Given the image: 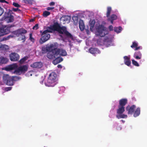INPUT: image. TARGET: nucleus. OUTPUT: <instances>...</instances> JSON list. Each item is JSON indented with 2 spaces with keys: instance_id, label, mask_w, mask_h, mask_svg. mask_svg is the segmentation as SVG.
Returning <instances> with one entry per match:
<instances>
[{
  "instance_id": "29",
  "label": "nucleus",
  "mask_w": 147,
  "mask_h": 147,
  "mask_svg": "<svg viewBox=\"0 0 147 147\" xmlns=\"http://www.w3.org/2000/svg\"><path fill=\"white\" fill-rule=\"evenodd\" d=\"M111 40L108 38H107L105 39L104 40V43L105 44L108 45H110L111 43Z\"/></svg>"
},
{
  "instance_id": "44",
  "label": "nucleus",
  "mask_w": 147,
  "mask_h": 147,
  "mask_svg": "<svg viewBox=\"0 0 147 147\" xmlns=\"http://www.w3.org/2000/svg\"><path fill=\"white\" fill-rule=\"evenodd\" d=\"M12 88V87H9L5 88V91H8L10 90Z\"/></svg>"
},
{
  "instance_id": "24",
  "label": "nucleus",
  "mask_w": 147,
  "mask_h": 147,
  "mask_svg": "<svg viewBox=\"0 0 147 147\" xmlns=\"http://www.w3.org/2000/svg\"><path fill=\"white\" fill-rule=\"evenodd\" d=\"M142 55L140 51L136 52L134 53V57L136 59H140L141 58Z\"/></svg>"
},
{
  "instance_id": "38",
  "label": "nucleus",
  "mask_w": 147,
  "mask_h": 147,
  "mask_svg": "<svg viewBox=\"0 0 147 147\" xmlns=\"http://www.w3.org/2000/svg\"><path fill=\"white\" fill-rule=\"evenodd\" d=\"M12 36L11 35H9L7 36H5L2 38L3 40H9L10 38L12 37Z\"/></svg>"
},
{
  "instance_id": "2",
  "label": "nucleus",
  "mask_w": 147,
  "mask_h": 147,
  "mask_svg": "<svg viewBox=\"0 0 147 147\" xmlns=\"http://www.w3.org/2000/svg\"><path fill=\"white\" fill-rule=\"evenodd\" d=\"M3 82L8 86H12L13 85V82L19 79L18 77L15 76H10L8 74H4L3 77Z\"/></svg>"
},
{
  "instance_id": "36",
  "label": "nucleus",
  "mask_w": 147,
  "mask_h": 147,
  "mask_svg": "<svg viewBox=\"0 0 147 147\" xmlns=\"http://www.w3.org/2000/svg\"><path fill=\"white\" fill-rule=\"evenodd\" d=\"M132 63L133 64V65H134L135 66H138V67L139 66V65L138 63L137 62V61H135L134 60V59L132 60Z\"/></svg>"
},
{
  "instance_id": "23",
  "label": "nucleus",
  "mask_w": 147,
  "mask_h": 147,
  "mask_svg": "<svg viewBox=\"0 0 147 147\" xmlns=\"http://www.w3.org/2000/svg\"><path fill=\"white\" fill-rule=\"evenodd\" d=\"M117 18V16L115 14H112L111 16L108 18V20L110 21L112 24H113L114 20H116Z\"/></svg>"
},
{
  "instance_id": "9",
  "label": "nucleus",
  "mask_w": 147,
  "mask_h": 147,
  "mask_svg": "<svg viewBox=\"0 0 147 147\" xmlns=\"http://www.w3.org/2000/svg\"><path fill=\"white\" fill-rule=\"evenodd\" d=\"M28 67L26 65H23L17 67L15 70V72L16 73L23 72L25 73L28 70Z\"/></svg>"
},
{
  "instance_id": "49",
  "label": "nucleus",
  "mask_w": 147,
  "mask_h": 147,
  "mask_svg": "<svg viewBox=\"0 0 147 147\" xmlns=\"http://www.w3.org/2000/svg\"><path fill=\"white\" fill-rule=\"evenodd\" d=\"M109 29L110 31H113V27L112 25H110L109 26Z\"/></svg>"
},
{
  "instance_id": "3",
  "label": "nucleus",
  "mask_w": 147,
  "mask_h": 147,
  "mask_svg": "<svg viewBox=\"0 0 147 147\" xmlns=\"http://www.w3.org/2000/svg\"><path fill=\"white\" fill-rule=\"evenodd\" d=\"M51 32V31L48 30H46L42 32L40 31V32L41 34V38L40 39L39 42L40 44H42L48 40L50 37V35L48 33Z\"/></svg>"
},
{
  "instance_id": "7",
  "label": "nucleus",
  "mask_w": 147,
  "mask_h": 147,
  "mask_svg": "<svg viewBox=\"0 0 147 147\" xmlns=\"http://www.w3.org/2000/svg\"><path fill=\"white\" fill-rule=\"evenodd\" d=\"M125 111V107L118 106V109L117 110V113L118 115H116V116L118 119L126 118L127 116L126 115L122 114Z\"/></svg>"
},
{
  "instance_id": "53",
  "label": "nucleus",
  "mask_w": 147,
  "mask_h": 147,
  "mask_svg": "<svg viewBox=\"0 0 147 147\" xmlns=\"http://www.w3.org/2000/svg\"><path fill=\"white\" fill-rule=\"evenodd\" d=\"M34 19H31V20H30V22H32L34 21Z\"/></svg>"
},
{
  "instance_id": "35",
  "label": "nucleus",
  "mask_w": 147,
  "mask_h": 147,
  "mask_svg": "<svg viewBox=\"0 0 147 147\" xmlns=\"http://www.w3.org/2000/svg\"><path fill=\"white\" fill-rule=\"evenodd\" d=\"M138 46V44L136 42H133L132 45L131 46V47L132 48H136Z\"/></svg>"
},
{
  "instance_id": "34",
  "label": "nucleus",
  "mask_w": 147,
  "mask_h": 147,
  "mask_svg": "<svg viewBox=\"0 0 147 147\" xmlns=\"http://www.w3.org/2000/svg\"><path fill=\"white\" fill-rule=\"evenodd\" d=\"M27 59V58L24 57L22 59H21L19 61V63L21 64H22L24 62H25Z\"/></svg>"
},
{
  "instance_id": "51",
  "label": "nucleus",
  "mask_w": 147,
  "mask_h": 147,
  "mask_svg": "<svg viewBox=\"0 0 147 147\" xmlns=\"http://www.w3.org/2000/svg\"><path fill=\"white\" fill-rule=\"evenodd\" d=\"M55 5V3L54 2H51L49 3V5L50 6H53Z\"/></svg>"
},
{
  "instance_id": "1",
  "label": "nucleus",
  "mask_w": 147,
  "mask_h": 147,
  "mask_svg": "<svg viewBox=\"0 0 147 147\" xmlns=\"http://www.w3.org/2000/svg\"><path fill=\"white\" fill-rule=\"evenodd\" d=\"M48 29L51 32L52 31H57L60 34H63L67 38L72 40L74 39L73 36L67 30L66 27L64 26L61 27L57 23H55L53 25L48 27Z\"/></svg>"
},
{
  "instance_id": "20",
  "label": "nucleus",
  "mask_w": 147,
  "mask_h": 147,
  "mask_svg": "<svg viewBox=\"0 0 147 147\" xmlns=\"http://www.w3.org/2000/svg\"><path fill=\"white\" fill-rule=\"evenodd\" d=\"M89 51L92 54L99 53L100 52V51L97 48H91L89 49Z\"/></svg>"
},
{
  "instance_id": "22",
  "label": "nucleus",
  "mask_w": 147,
  "mask_h": 147,
  "mask_svg": "<svg viewBox=\"0 0 147 147\" xmlns=\"http://www.w3.org/2000/svg\"><path fill=\"white\" fill-rule=\"evenodd\" d=\"M57 77V74L53 72L49 75L48 78L56 82Z\"/></svg>"
},
{
  "instance_id": "19",
  "label": "nucleus",
  "mask_w": 147,
  "mask_h": 147,
  "mask_svg": "<svg viewBox=\"0 0 147 147\" xmlns=\"http://www.w3.org/2000/svg\"><path fill=\"white\" fill-rule=\"evenodd\" d=\"M127 99H121L119 101V105L118 106L122 107H124L127 104Z\"/></svg>"
},
{
  "instance_id": "14",
  "label": "nucleus",
  "mask_w": 147,
  "mask_h": 147,
  "mask_svg": "<svg viewBox=\"0 0 147 147\" xmlns=\"http://www.w3.org/2000/svg\"><path fill=\"white\" fill-rule=\"evenodd\" d=\"M71 20V17L68 16H62L60 19L61 21H62L63 24L66 23H69Z\"/></svg>"
},
{
  "instance_id": "16",
  "label": "nucleus",
  "mask_w": 147,
  "mask_h": 147,
  "mask_svg": "<svg viewBox=\"0 0 147 147\" xmlns=\"http://www.w3.org/2000/svg\"><path fill=\"white\" fill-rule=\"evenodd\" d=\"M55 43L50 44L49 46H48L45 47H43L42 48V52L43 53H46L47 52H48L50 51V50L54 46Z\"/></svg>"
},
{
  "instance_id": "30",
  "label": "nucleus",
  "mask_w": 147,
  "mask_h": 147,
  "mask_svg": "<svg viewBox=\"0 0 147 147\" xmlns=\"http://www.w3.org/2000/svg\"><path fill=\"white\" fill-rule=\"evenodd\" d=\"M95 22L94 20H92L90 21V30L91 31H93V29L94 27Z\"/></svg>"
},
{
  "instance_id": "15",
  "label": "nucleus",
  "mask_w": 147,
  "mask_h": 147,
  "mask_svg": "<svg viewBox=\"0 0 147 147\" xmlns=\"http://www.w3.org/2000/svg\"><path fill=\"white\" fill-rule=\"evenodd\" d=\"M18 65L16 63H14L10 65L5 68V70L7 71H10L11 70L16 69L18 67Z\"/></svg>"
},
{
  "instance_id": "5",
  "label": "nucleus",
  "mask_w": 147,
  "mask_h": 147,
  "mask_svg": "<svg viewBox=\"0 0 147 147\" xmlns=\"http://www.w3.org/2000/svg\"><path fill=\"white\" fill-rule=\"evenodd\" d=\"M12 26L3 25L0 23V37L9 34L10 32V28Z\"/></svg>"
},
{
  "instance_id": "45",
  "label": "nucleus",
  "mask_w": 147,
  "mask_h": 147,
  "mask_svg": "<svg viewBox=\"0 0 147 147\" xmlns=\"http://www.w3.org/2000/svg\"><path fill=\"white\" fill-rule=\"evenodd\" d=\"M5 46L2 45L0 43V50H3Z\"/></svg>"
},
{
  "instance_id": "47",
  "label": "nucleus",
  "mask_w": 147,
  "mask_h": 147,
  "mask_svg": "<svg viewBox=\"0 0 147 147\" xmlns=\"http://www.w3.org/2000/svg\"><path fill=\"white\" fill-rule=\"evenodd\" d=\"M142 49V47H141V46H139L138 47H136L135 48V51L138 50L139 49Z\"/></svg>"
},
{
  "instance_id": "8",
  "label": "nucleus",
  "mask_w": 147,
  "mask_h": 147,
  "mask_svg": "<svg viewBox=\"0 0 147 147\" xmlns=\"http://www.w3.org/2000/svg\"><path fill=\"white\" fill-rule=\"evenodd\" d=\"M55 45L56 51H58V53H57V56H65L67 55V53L65 50L62 49L58 48V44L57 42L55 43Z\"/></svg>"
},
{
  "instance_id": "4",
  "label": "nucleus",
  "mask_w": 147,
  "mask_h": 147,
  "mask_svg": "<svg viewBox=\"0 0 147 147\" xmlns=\"http://www.w3.org/2000/svg\"><path fill=\"white\" fill-rule=\"evenodd\" d=\"M96 34L101 37H104L108 34L104 26L102 25H100L96 28Z\"/></svg>"
},
{
  "instance_id": "52",
  "label": "nucleus",
  "mask_w": 147,
  "mask_h": 147,
  "mask_svg": "<svg viewBox=\"0 0 147 147\" xmlns=\"http://www.w3.org/2000/svg\"><path fill=\"white\" fill-rule=\"evenodd\" d=\"M57 67L59 68H62V66L61 65L59 64L57 65Z\"/></svg>"
},
{
  "instance_id": "54",
  "label": "nucleus",
  "mask_w": 147,
  "mask_h": 147,
  "mask_svg": "<svg viewBox=\"0 0 147 147\" xmlns=\"http://www.w3.org/2000/svg\"><path fill=\"white\" fill-rule=\"evenodd\" d=\"M86 32H87V34H88L89 32V30L88 29H87V30H86Z\"/></svg>"
},
{
  "instance_id": "33",
  "label": "nucleus",
  "mask_w": 147,
  "mask_h": 147,
  "mask_svg": "<svg viewBox=\"0 0 147 147\" xmlns=\"http://www.w3.org/2000/svg\"><path fill=\"white\" fill-rule=\"evenodd\" d=\"M51 14L50 12L45 11L43 12V16L44 17H47L49 15Z\"/></svg>"
},
{
  "instance_id": "25",
  "label": "nucleus",
  "mask_w": 147,
  "mask_h": 147,
  "mask_svg": "<svg viewBox=\"0 0 147 147\" xmlns=\"http://www.w3.org/2000/svg\"><path fill=\"white\" fill-rule=\"evenodd\" d=\"M5 18L8 23L13 22L14 20L13 16L11 14H8Z\"/></svg>"
},
{
  "instance_id": "46",
  "label": "nucleus",
  "mask_w": 147,
  "mask_h": 147,
  "mask_svg": "<svg viewBox=\"0 0 147 147\" xmlns=\"http://www.w3.org/2000/svg\"><path fill=\"white\" fill-rule=\"evenodd\" d=\"M12 10L14 11H20V10L18 8H13Z\"/></svg>"
},
{
  "instance_id": "41",
  "label": "nucleus",
  "mask_w": 147,
  "mask_h": 147,
  "mask_svg": "<svg viewBox=\"0 0 147 147\" xmlns=\"http://www.w3.org/2000/svg\"><path fill=\"white\" fill-rule=\"evenodd\" d=\"M13 5L16 7H20V5L18 3L15 2H13Z\"/></svg>"
},
{
  "instance_id": "50",
  "label": "nucleus",
  "mask_w": 147,
  "mask_h": 147,
  "mask_svg": "<svg viewBox=\"0 0 147 147\" xmlns=\"http://www.w3.org/2000/svg\"><path fill=\"white\" fill-rule=\"evenodd\" d=\"M54 8V7H47V10H52V9H53Z\"/></svg>"
},
{
  "instance_id": "10",
  "label": "nucleus",
  "mask_w": 147,
  "mask_h": 147,
  "mask_svg": "<svg viewBox=\"0 0 147 147\" xmlns=\"http://www.w3.org/2000/svg\"><path fill=\"white\" fill-rule=\"evenodd\" d=\"M10 59L11 61H18L20 57L19 55L16 53H12L9 55Z\"/></svg>"
},
{
  "instance_id": "39",
  "label": "nucleus",
  "mask_w": 147,
  "mask_h": 147,
  "mask_svg": "<svg viewBox=\"0 0 147 147\" xmlns=\"http://www.w3.org/2000/svg\"><path fill=\"white\" fill-rule=\"evenodd\" d=\"M30 36V37H29V39L30 40V41L32 42H34L35 41L34 39L33 38L32 36V33H30L29 34Z\"/></svg>"
},
{
  "instance_id": "31",
  "label": "nucleus",
  "mask_w": 147,
  "mask_h": 147,
  "mask_svg": "<svg viewBox=\"0 0 147 147\" xmlns=\"http://www.w3.org/2000/svg\"><path fill=\"white\" fill-rule=\"evenodd\" d=\"M122 30V28L121 26H119L118 27H115L114 30L115 32L117 33H120Z\"/></svg>"
},
{
  "instance_id": "26",
  "label": "nucleus",
  "mask_w": 147,
  "mask_h": 147,
  "mask_svg": "<svg viewBox=\"0 0 147 147\" xmlns=\"http://www.w3.org/2000/svg\"><path fill=\"white\" fill-rule=\"evenodd\" d=\"M8 61V59L3 56L0 57V63L1 64H6Z\"/></svg>"
},
{
  "instance_id": "48",
  "label": "nucleus",
  "mask_w": 147,
  "mask_h": 147,
  "mask_svg": "<svg viewBox=\"0 0 147 147\" xmlns=\"http://www.w3.org/2000/svg\"><path fill=\"white\" fill-rule=\"evenodd\" d=\"M0 2L2 3H6L7 4L8 3V2L5 0H0Z\"/></svg>"
},
{
  "instance_id": "27",
  "label": "nucleus",
  "mask_w": 147,
  "mask_h": 147,
  "mask_svg": "<svg viewBox=\"0 0 147 147\" xmlns=\"http://www.w3.org/2000/svg\"><path fill=\"white\" fill-rule=\"evenodd\" d=\"M79 24L80 30L82 31L84 30L85 28V26L83 21L82 20H80L79 21Z\"/></svg>"
},
{
  "instance_id": "6",
  "label": "nucleus",
  "mask_w": 147,
  "mask_h": 147,
  "mask_svg": "<svg viewBox=\"0 0 147 147\" xmlns=\"http://www.w3.org/2000/svg\"><path fill=\"white\" fill-rule=\"evenodd\" d=\"M58 51H56L55 45L52 48L50 51H49L47 54V57L49 59H55L57 56Z\"/></svg>"
},
{
  "instance_id": "11",
  "label": "nucleus",
  "mask_w": 147,
  "mask_h": 147,
  "mask_svg": "<svg viewBox=\"0 0 147 147\" xmlns=\"http://www.w3.org/2000/svg\"><path fill=\"white\" fill-rule=\"evenodd\" d=\"M45 84L48 87H54L56 84V83L55 81L48 78L47 81Z\"/></svg>"
},
{
  "instance_id": "42",
  "label": "nucleus",
  "mask_w": 147,
  "mask_h": 147,
  "mask_svg": "<svg viewBox=\"0 0 147 147\" xmlns=\"http://www.w3.org/2000/svg\"><path fill=\"white\" fill-rule=\"evenodd\" d=\"M4 9L0 7V16H1L4 12Z\"/></svg>"
},
{
  "instance_id": "12",
  "label": "nucleus",
  "mask_w": 147,
  "mask_h": 147,
  "mask_svg": "<svg viewBox=\"0 0 147 147\" xmlns=\"http://www.w3.org/2000/svg\"><path fill=\"white\" fill-rule=\"evenodd\" d=\"M136 107V106L134 105H132L131 107L129 105L127 106L126 107V110L128 112V114L132 115L134 112V109Z\"/></svg>"
},
{
  "instance_id": "13",
  "label": "nucleus",
  "mask_w": 147,
  "mask_h": 147,
  "mask_svg": "<svg viewBox=\"0 0 147 147\" xmlns=\"http://www.w3.org/2000/svg\"><path fill=\"white\" fill-rule=\"evenodd\" d=\"M27 32V31L23 28H20L14 32V34L17 36H19L20 35H22L23 34H26Z\"/></svg>"
},
{
  "instance_id": "37",
  "label": "nucleus",
  "mask_w": 147,
  "mask_h": 147,
  "mask_svg": "<svg viewBox=\"0 0 147 147\" xmlns=\"http://www.w3.org/2000/svg\"><path fill=\"white\" fill-rule=\"evenodd\" d=\"M24 2L27 4L32 5V0H24Z\"/></svg>"
},
{
  "instance_id": "43",
  "label": "nucleus",
  "mask_w": 147,
  "mask_h": 147,
  "mask_svg": "<svg viewBox=\"0 0 147 147\" xmlns=\"http://www.w3.org/2000/svg\"><path fill=\"white\" fill-rule=\"evenodd\" d=\"M38 28V24H36L35 25L33 26V29L34 30H36Z\"/></svg>"
},
{
  "instance_id": "40",
  "label": "nucleus",
  "mask_w": 147,
  "mask_h": 147,
  "mask_svg": "<svg viewBox=\"0 0 147 147\" xmlns=\"http://www.w3.org/2000/svg\"><path fill=\"white\" fill-rule=\"evenodd\" d=\"M21 38H20V40H23V42H24L25 41L26 39L25 35H24V34H23V35H21Z\"/></svg>"
},
{
  "instance_id": "18",
  "label": "nucleus",
  "mask_w": 147,
  "mask_h": 147,
  "mask_svg": "<svg viewBox=\"0 0 147 147\" xmlns=\"http://www.w3.org/2000/svg\"><path fill=\"white\" fill-rule=\"evenodd\" d=\"M63 60V59L62 58L60 57L59 56H58L56 57V58H55V59H54L53 61V63L55 65L61 62Z\"/></svg>"
},
{
  "instance_id": "55",
  "label": "nucleus",
  "mask_w": 147,
  "mask_h": 147,
  "mask_svg": "<svg viewBox=\"0 0 147 147\" xmlns=\"http://www.w3.org/2000/svg\"><path fill=\"white\" fill-rule=\"evenodd\" d=\"M47 135H47V134H45V135H46V136H47Z\"/></svg>"
},
{
  "instance_id": "17",
  "label": "nucleus",
  "mask_w": 147,
  "mask_h": 147,
  "mask_svg": "<svg viewBox=\"0 0 147 147\" xmlns=\"http://www.w3.org/2000/svg\"><path fill=\"white\" fill-rule=\"evenodd\" d=\"M43 65L42 63L40 62H36L30 65V66L34 68H41Z\"/></svg>"
},
{
  "instance_id": "32",
  "label": "nucleus",
  "mask_w": 147,
  "mask_h": 147,
  "mask_svg": "<svg viewBox=\"0 0 147 147\" xmlns=\"http://www.w3.org/2000/svg\"><path fill=\"white\" fill-rule=\"evenodd\" d=\"M111 7H109L107 8V11L106 14V16L107 17H109L111 12Z\"/></svg>"
},
{
  "instance_id": "21",
  "label": "nucleus",
  "mask_w": 147,
  "mask_h": 147,
  "mask_svg": "<svg viewBox=\"0 0 147 147\" xmlns=\"http://www.w3.org/2000/svg\"><path fill=\"white\" fill-rule=\"evenodd\" d=\"M123 58L125 64L128 66H129L131 64L130 58L127 56H125Z\"/></svg>"
},
{
  "instance_id": "28",
  "label": "nucleus",
  "mask_w": 147,
  "mask_h": 147,
  "mask_svg": "<svg viewBox=\"0 0 147 147\" xmlns=\"http://www.w3.org/2000/svg\"><path fill=\"white\" fill-rule=\"evenodd\" d=\"M140 108L139 107H138L134 112V117H136L138 116L140 114Z\"/></svg>"
}]
</instances>
